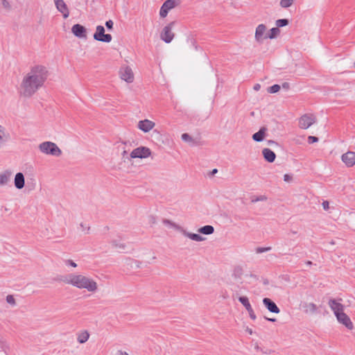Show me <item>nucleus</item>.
Wrapping results in <instances>:
<instances>
[{"mask_svg": "<svg viewBox=\"0 0 355 355\" xmlns=\"http://www.w3.org/2000/svg\"><path fill=\"white\" fill-rule=\"evenodd\" d=\"M49 76L47 69L43 65H35L23 77L20 93L24 97L32 96L44 84Z\"/></svg>", "mask_w": 355, "mask_h": 355, "instance_id": "obj_1", "label": "nucleus"}, {"mask_svg": "<svg viewBox=\"0 0 355 355\" xmlns=\"http://www.w3.org/2000/svg\"><path fill=\"white\" fill-rule=\"evenodd\" d=\"M271 250L270 247H266V248H257L256 250L257 253H262L264 252H267Z\"/></svg>", "mask_w": 355, "mask_h": 355, "instance_id": "obj_39", "label": "nucleus"}, {"mask_svg": "<svg viewBox=\"0 0 355 355\" xmlns=\"http://www.w3.org/2000/svg\"><path fill=\"white\" fill-rule=\"evenodd\" d=\"M288 86H289V85H288V83H283V85H282V87H283L284 88H286V89L288 88Z\"/></svg>", "mask_w": 355, "mask_h": 355, "instance_id": "obj_50", "label": "nucleus"}, {"mask_svg": "<svg viewBox=\"0 0 355 355\" xmlns=\"http://www.w3.org/2000/svg\"><path fill=\"white\" fill-rule=\"evenodd\" d=\"M292 179V177L288 174H285L284 175V180L286 182H289Z\"/></svg>", "mask_w": 355, "mask_h": 355, "instance_id": "obj_45", "label": "nucleus"}, {"mask_svg": "<svg viewBox=\"0 0 355 355\" xmlns=\"http://www.w3.org/2000/svg\"><path fill=\"white\" fill-rule=\"evenodd\" d=\"M266 33V26L264 24H259L256 28L254 38L259 43H262L264 39H267L265 35Z\"/></svg>", "mask_w": 355, "mask_h": 355, "instance_id": "obj_11", "label": "nucleus"}, {"mask_svg": "<svg viewBox=\"0 0 355 355\" xmlns=\"http://www.w3.org/2000/svg\"><path fill=\"white\" fill-rule=\"evenodd\" d=\"M322 207L324 210H327L329 207V204L328 201H324L322 204Z\"/></svg>", "mask_w": 355, "mask_h": 355, "instance_id": "obj_44", "label": "nucleus"}, {"mask_svg": "<svg viewBox=\"0 0 355 355\" xmlns=\"http://www.w3.org/2000/svg\"><path fill=\"white\" fill-rule=\"evenodd\" d=\"M10 138L8 133L6 132L5 128L0 125V148L6 143Z\"/></svg>", "mask_w": 355, "mask_h": 355, "instance_id": "obj_26", "label": "nucleus"}, {"mask_svg": "<svg viewBox=\"0 0 355 355\" xmlns=\"http://www.w3.org/2000/svg\"><path fill=\"white\" fill-rule=\"evenodd\" d=\"M263 304H264L266 308L271 313H279L280 312V309L278 308L277 304L270 298H263Z\"/></svg>", "mask_w": 355, "mask_h": 355, "instance_id": "obj_17", "label": "nucleus"}, {"mask_svg": "<svg viewBox=\"0 0 355 355\" xmlns=\"http://www.w3.org/2000/svg\"><path fill=\"white\" fill-rule=\"evenodd\" d=\"M71 32L75 36L79 38L86 37V28L80 24H77L73 25L71 28Z\"/></svg>", "mask_w": 355, "mask_h": 355, "instance_id": "obj_18", "label": "nucleus"}, {"mask_svg": "<svg viewBox=\"0 0 355 355\" xmlns=\"http://www.w3.org/2000/svg\"><path fill=\"white\" fill-rule=\"evenodd\" d=\"M342 301L341 298L339 299H329L328 305L329 306L331 311L334 312L335 316L339 313L344 312L345 306L340 303Z\"/></svg>", "mask_w": 355, "mask_h": 355, "instance_id": "obj_10", "label": "nucleus"}, {"mask_svg": "<svg viewBox=\"0 0 355 355\" xmlns=\"http://www.w3.org/2000/svg\"><path fill=\"white\" fill-rule=\"evenodd\" d=\"M125 144V142H121V145H122V146H124Z\"/></svg>", "mask_w": 355, "mask_h": 355, "instance_id": "obj_57", "label": "nucleus"}, {"mask_svg": "<svg viewBox=\"0 0 355 355\" xmlns=\"http://www.w3.org/2000/svg\"><path fill=\"white\" fill-rule=\"evenodd\" d=\"M260 88H261V85L259 84H255L253 87L254 90H255V91H259L260 89Z\"/></svg>", "mask_w": 355, "mask_h": 355, "instance_id": "obj_47", "label": "nucleus"}, {"mask_svg": "<svg viewBox=\"0 0 355 355\" xmlns=\"http://www.w3.org/2000/svg\"><path fill=\"white\" fill-rule=\"evenodd\" d=\"M74 287L85 289L91 293H95L98 290V284L94 279L79 273L76 275Z\"/></svg>", "mask_w": 355, "mask_h": 355, "instance_id": "obj_2", "label": "nucleus"}, {"mask_svg": "<svg viewBox=\"0 0 355 355\" xmlns=\"http://www.w3.org/2000/svg\"><path fill=\"white\" fill-rule=\"evenodd\" d=\"M12 171L10 170H5L0 173V187H3L10 182Z\"/></svg>", "mask_w": 355, "mask_h": 355, "instance_id": "obj_19", "label": "nucleus"}, {"mask_svg": "<svg viewBox=\"0 0 355 355\" xmlns=\"http://www.w3.org/2000/svg\"><path fill=\"white\" fill-rule=\"evenodd\" d=\"M14 184L17 189H21L25 185V178L22 173H17L14 178Z\"/></svg>", "mask_w": 355, "mask_h": 355, "instance_id": "obj_20", "label": "nucleus"}, {"mask_svg": "<svg viewBox=\"0 0 355 355\" xmlns=\"http://www.w3.org/2000/svg\"><path fill=\"white\" fill-rule=\"evenodd\" d=\"M89 338V334L87 330L82 331L77 334V340L80 344L86 343Z\"/></svg>", "mask_w": 355, "mask_h": 355, "instance_id": "obj_25", "label": "nucleus"}, {"mask_svg": "<svg viewBox=\"0 0 355 355\" xmlns=\"http://www.w3.org/2000/svg\"><path fill=\"white\" fill-rule=\"evenodd\" d=\"M6 302L10 305L15 306L16 305V301L12 295H8L6 298Z\"/></svg>", "mask_w": 355, "mask_h": 355, "instance_id": "obj_34", "label": "nucleus"}, {"mask_svg": "<svg viewBox=\"0 0 355 355\" xmlns=\"http://www.w3.org/2000/svg\"><path fill=\"white\" fill-rule=\"evenodd\" d=\"M302 306L304 309V311L306 313H315L317 312L318 310L316 304L313 302H305Z\"/></svg>", "mask_w": 355, "mask_h": 355, "instance_id": "obj_24", "label": "nucleus"}, {"mask_svg": "<svg viewBox=\"0 0 355 355\" xmlns=\"http://www.w3.org/2000/svg\"><path fill=\"white\" fill-rule=\"evenodd\" d=\"M342 161L348 167H352L355 164V152L348 151L342 155Z\"/></svg>", "mask_w": 355, "mask_h": 355, "instance_id": "obj_14", "label": "nucleus"}, {"mask_svg": "<svg viewBox=\"0 0 355 355\" xmlns=\"http://www.w3.org/2000/svg\"><path fill=\"white\" fill-rule=\"evenodd\" d=\"M288 24V20L286 19H277L276 21L277 28L283 27Z\"/></svg>", "mask_w": 355, "mask_h": 355, "instance_id": "obj_33", "label": "nucleus"}, {"mask_svg": "<svg viewBox=\"0 0 355 355\" xmlns=\"http://www.w3.org/2000/svg\"><path fill=\"white\" fill-rule=\"evenodd\" d=\"M248 313H249V315H250V318L254 320L256 319V315L253 311L252 309H250L249 311H248Z\"/></svg>", "mask_w": 355, "mask_h": 355, "instance_id": "obj_42", "label": "nucleus"}, {"mask_svg": "<svg viewBox=\"0 0 355 355\" xmlns=\"http://www.w3.org/2000/svg\"><path fill=\"white\" fill-rule=\"evenodd\" d=\"M318 141V138L314 136H309L308 137V142L309 144H313L315 142H317Z\"/></svg>", "mask_w": 355, "mask_h": 355, "instance_id": "obj_40", "label": "nucleus"}, {"mask_svg": "<svg viewBox=\"0 0 355 355\" xmlns=\"http://www.w3.org/2000/svg\"><path fill=\"white\" fill-rule=\"evenodd\" d=\"M316 121L315 116L312 114L302 115L299 120V126L302 129H307Z\"/></svg>", "mask_w": 355, "mask_h": 355, "instance_id": "obj_8", "label": "nucleus"}, {"mask_svg": "<svg viewBox=\"0 0 355 355\" xmlns=\"http://www.w3.org/2000/svg\"><path fill=\"white\" fill-rule=\"evenodd\" d=\"M174 25L175 21L170 22L163 28L160 33L161 40L167 44L171 42L175 37V34L172 31Z\"/></svg>", "mask_w": 355, "mask_h": 355, "instance_id": "obj_4", "label": "nucleus"}, {"mask_svg": "<svg viewBox=\"0 0 355 355\" xmlns=\"http://www.w3.org/2000/svg\"><path fill=\"white\" fill-rule=\"evenodd\" d=\"M180 3V0H166L164 1L159 10L160 17L162 18L166 17L168 12L178 6Z\"/></svg>", "mask_w": 355, "mask_h": 355, "instance_id": "obj_6", "label": "nucleus"}, {"mask_svg": "<svg viewBox=\"0 0 355 355\" xmlns=\"http://www.w3.org/2000/svg\"><path fill=\"white\" fill-rule=\"evenodd\" d=\"M280 86L277 84L273 85L272 86L268 88V92L270 94H275L279 92Z\"/></svg>", "mask_w": 355, "mask_h": 355, "instance_id": "obj_35", "label": "nucleus"}, {"mask_svg": "<svg viewBox=\"0 0 355 355\" xmlns=\"http://www.w3.org/2000/svg\"><path fill=\"white\" fill-rule=\"evenodd\" d=\"M80 230L84 232L85 234H88L89 231V227L83 223H81L80 225Z\"/></svg>", "mask_w": 355, "mask_h": 355, "instance_id": "obj_38", "label": "nucleus"}, {"mask_svg": "<svg viewBox=\"0 0 355 355\" xmlns=\"http://www.w3.org/2000/svg\"><path fill=\"white\" fill-rule=\"evenodd\" d=\"M293 3V0H281L280 1V6L282 8H288L290 7Z\"/></svg>", "mask_w": 355, "mask_h": 355, "instance_id": "obj_36", "label": "nucleus"}, {"mask_svg": "<svg viewBox=\"0 0 355 355\" xmlns=\"http://www.w3.org/2000/svg\"><path fill=\"white\" fill-rule=\"evenodd\" d=\"M112 245L114 248L120 252H123L126 249L125 244L117 240H113L112 241Z\"/></svg>", "mask_w": 355, "mask_h": 355, "instance_id": "obj_29", "label": "nucleus"}, {"mask_svg": "<svg viewBox=\"0 0 355 355\" xmlns=\"http://www.w3.org/2000/svg\"><path fill=\"white\" fill-rule=\"evenodd\" d=\"M191 43H192V44H193V46L194 49H195L196 50H198V46H197V45H196V42H195V41H193V40H192V41H191Z\"/></svg>", "mask_w": 355, "mask_h": 355, "instance_id": "obj_49", "label": "nucleus"}, {"mask_svg": "<svg viewBox=\"0 0 355 355\" xmlns=\"http://www.w3.org/2000/svg\"><path fill=\"white\" fill-rule=\"evenodd\" d=\"M354 68H355V62H354Z\"/></svg>", "mask_w": 355, "mask_h": 355, "instance_id": "obj_58", "label": "nucleus"}, {"mask_svg": "<svg viewBox=\"0 0 355 355\" xmlns=\"http://www.w3.org/2000/svg\"><path fill=\"white\" fill-rule=\"evenodd\" d=\"M280 33V30L279 28H272L270 30V33H267V35H265L266 37L270 38V39H275L277 37V35Z\"/></svg>", "mask_w": 355, "mask_h": 355, "instance_id": "obj_30", "label": "nucleus"}, {"mask_svg": "<svg viewBox=\"0 0 355 355\" xmlns=\"http://www.w3.org/2000/svg\"><path fill=\"white\" fill-rule=\"evenodd\" d=\"M268 321H270V322H275L276 320L275 318H265Z\"/></svg>", "mask_w": 355, "mask_h": 355, "instance_id": "obj_52", "label": "nucleus"}, {"mask_svg": "<svg viewBox=\"0 0 355 355\" xmlns=\"http://www.w3.org/2000/svg\"><path fill=\"white\" fill-rule=\"evenodd\" d=\"M63 262L66 266L77 267V264L71 259H64Z\"/></svg>", "mask_w": 355, "mask_h": 355, "instance_id": "obj_37", "label": "nucleus"}, {"mask_svg": "<svg viewBox=\"0 0 355 355\" xmlns=\"http://www.w3.org/2000/svg\"><path fill=\"white\" fill-rule=\"evenodd\" d=\"M217 171H217V169H216V168H214V169L212 171V173H213V174H215V173H217Z\"/></svg>", "mask_w": 355, "mask_h": 355, "instance_id": "obj_54", "label": "nucleus"}, {"mask_svg": "<svg viewBox=\"0 0 355 355\" xmlns=\"http://www.w3.org/2000/svg\"><path fill=\"white\" fill-rule=\"evenodd\" d=\"M265 198H263V196H261L260 198H258L257 200H263Z\"/></svg>", "mask_w": 355, "mask_h": 355, "instance_id": "obj_55", "label": "nucleus"}, {"mask_svg": "<svg viewBox=\"0 0 355 355\" xmlns=\"http://www.w3.org/2000/svg\"><path fill=\"white\" fill-rule=\"evenodd\" d=\"M94 40L103 42H110L112 35L110 34H105V28L103 26H97L96 33L94 35Z\"/></svg>", "mask_w": 355, "mask_h": 355, "instance_id": "obj_9", "label": "nucleus"}, {"mask_svg": "<svg viewBox=\"0 0 355 355\" xmlns=\"http://www.w3.org/2000/svg\"><path fill=\"white\" fill-rule=\"evenodd\" d=\"M38 148L41 153L45 155L59 157L62 154V150L53 142L44 141L38 146Z\"/></svg>", "mask_w": 355, "mask_h": 355, "instance_id": "obj_3", "label": "nucleus"}, {"mask_svg": "<svg viewBox=\"0 0 355 355\" xmlns=\"http://www.w3.org/2000/svg\"><path fill=\"white\" fill-rule=\"evenodd\" d=\"M162 223L164 225L169 227L171 228H173L179 232H180L181 230L182 229V227L181 226L177 225L176 223H173V221H171L168 219H164L162 220Z\"/></svg>", "mask_w": 355, "mask_h": 355, "instance_id": "obj_28", "label": "nucleus"}, {"mask_svg": "<svg viewBox=\"0 0 355 355\" xmlns=\"http://www.w3.org/2000/svg\"><path fill=\"white\" fill-rule=\"evenodd\" d=\"M336 317L338 322L343 324L348 329L351 330L354 328L353 323L349 317L344 312L336 315Z\"/></svg>", "mask_w": 355, "mask_h": 355, "instance_id": "obj_12", "label": "nucleus"}, {"mask_svg": "<svg viewBox=\"0 0 355 355\" xmlns=\"http://www.w3.org/2000/svg\"><path fill=\"white\" fill-rule=\"evenodd\" d=\"M116 355H128V354L126 352H122L119 350L117 352Z\"/></svg>", "mask_w": 355, "mask_h": 355, "instance_id": "obj_48", "label": "nucleus"}, {"mask_svg": "<svg viewBox=\"0 0 355 355\" xmlns=\"http://www.w3.org/2000/svg\"><path fill=\"white\" fill-rule=\"evenodd\" d=\"M262 155H263L264 159L270 163H272L275 160V158H276L275 153L269 148H263L262 150Z\"/></svg>", "mask_w": 355, "mask_h": 355, "instance_id": "obj_22", "label": "nucleus"}, {"mask_svg": "<svg viewBox=\"0 0 355 355\" xmlns=\"http://www.w3.org/2000/svg\"><path fill=\"white\" fill-rule=\"evenodd\" d=\"M180 232L186 237L195 241H202L205 239L203 236L198 234L195 233H191L187 232L186 230H184L183 227L181 230Z\"/></svg>", "mask_w": 355, "mask_h": 355, "instance_id": "obj_21", "label": "nucleus"}, {"mask_svg": "<svg viewBox=\"0 0 355 355\" xmlns=\"http://www.w3.org/2000/svg\"><path fill=\"white\" fill-rule=\"evenodd\" d=\"M155 125V123L148 119L141 120L138 122L137 128L144 132H150Z\"/></svg>", "mask_w": 355, "mask_h": 355, "instance_id": "obj_13", "label": "nucleus"}, {"mask_svg": "<svg viewBox=\"0 0 355 355\" xmlns=\"http://www.w3.org/2000/svg\"><path fill=\"white\" fill-rule=\"evenodd\" d=\"M267 132V128L262 127L260 130L252 135L254 141L261 142L263 140Z\"/></svg>", "mask_w": 355, "mask_h": 355, "instance_id": "obj_23", "label": "nucleus"}, {"mask_svg": "<svg viewBox=\"0 0 355 355\" xmlns=\"http://www.w3.org/2000/svg\"><path fill=\"white\" fill-rule=\"evenodd\" d=\"M198 232L200 234L209 235L214 233V228L211 225H205L198 229Z\"/></svg>", "mask_w": 355, "mask_h": 355, "instance_id": "obj_27", "label": "nucleus"}, {"mask_svg": "<svg viewBox=\"0 0 355 355\" xmlns=\"http://www.w3.org/2000/svg\"><path fill=\"white\" fill-rule=\"evenodd\" d=\"M151 150L149 148L146 146H140L135 148L130 153V157L144 159L150 157Z\"/></svg>", "mask_w": 355, "mask_h": 355, "instance_id": "obj_7", "label": "nucleus"}, {"mask_svg": "<svg viewBox=\"0 0 355 355\" xmlns=\"http://www.w3.org/2000/svg\"><path fill=\"white\" fill-rule=\"evenodd\" d=\"M181 138L185 142L192 143L193 144H194V141L193 138L187 133L182 134Z\"/></svg>", "mask_w": 355, "mask_h": 355, "instance_id": "obj_32", "label": "nucleus"}, {"mask_svg": "<svg viewBox=\"0 0 355 355\" xmlns=\"http://www.w3.org/2000/svg\"><path fill=\"white\" fill-rule=\"evenodd\" d=\"M119 76L121 80L125 81L127 83H132L135 80V75L132 69L127 65H123L119 69Z\"/></svg>", "mask_w": 355, "mask_h": 355, "instance_id": "obj_5", "label": "nucleus"}, {"mask_svg": "<svg viewBox=\"0 0 355 355\" xmlns=\"http://www.w3.org/2000/svg\"><path fill=\"white\" fill-rule=\"evenodd\" d=\"M1 4L6 9H10V3L7 0H1Z\"/></svg>", "mask_w": 355, "mask_h": 355, "instance_id": "obj_41", "label": "nucleus"}, {"mask_svg": "<svg viewBox=\"0 0 355 355\" xmlns=\"http://www.w3.org/2000/svg\"><path fill=\"white\" fill-rule=\"evenodd\" d=\"M105 26L107 28V29L111 30L113 27V21L110 19L105 22Z\"/></svg>", "mask_w": 355, "mask_h": 355, "instance_id": "obj_43", "label": "nucleus"}, {"mask_svg": "<svg viewBox=\"0 0 355 355\" xmlns=\"http://www.w3.org/2000/svg\"><path fill=\"white\" fill-rule=\"evenodd\" d=\"M76 275V273H69L67 275H60L58 277L57 279L60 282L74 286Z\"/></svg>", "mask_w": 355, "mask_h": 355, "instance_id": "obj_16", "label": "nucleus"}, {"mask_svg": "<svg viewBox=\"0 0 355 355\" xmlns=\"http://www.w3.org/2000/svg\"><path fill=\"white\" fill-rule=\"evenodd\" d=\"M306 264L307 266H311V265L313 264V263H312L311 261H307L306 262Z\"/></svg>", "mask_w": 355, "mask_h": 355, "instance_id": "obj_53", "label": "nucleus"}, {"mask_svg": "<svg viewBox=\"0 0 355 355\" xmlns=\"http://www.w3.org/2000/svg\"><path fill=\"white\" fill-rule=\"evenodd\" d=\"M54 3L58 10L62 13L64 19H67L69 16V11L64 1L63 0H54Z\"/></svg>", "mask_w": 355, "mask_h": 355, "instance_id": "obj_15", "label": "nucleus"}, {"mask_svg": "<svg viewBox=\"0 0 355 355\" xmlns=\"http://www.w3.org/2000/svg\"><path fill=\"white\" fill-rule=\"evenodd\" d=\"M239 301L244 306L247 311L252 309L249 302L248 298L246 296H241L239 297Z\"/></svg>", "mask_w": 355, "mask_h": 355, "instance_id": "obj_31", "label": "nucleus"}, {"mask_svg": "<svg viewBox=\"0 0 355 355\" xmlns=\"http://www.w3.org/2000/svg\"><path fill=\"white\" fill-rule=\"evenodd\" d=\"M123 153H122V156L124 158L125 155H127V151L124 149V147H123Z\"/></svg>", "mask_w": 355, "mask_h": 355, "instance_id": "obj_51", "label": "nucleus"}, {"mask_svg": "<svg viewBox=\"0 0 355 355\" xmlns=\"http://www.w3.org/2000/svg\"><path fill=\"white\" fill-rule=\"evenodd\" d=\"M248 332H249L250 334H252V330H251V329H249V330H248Z\"/></svg>", "mask_w": 355, "mask_h": 355, "instance_id": "obj_56", "label": "nucleus"}, {"mask_svg": "<svg viewBox=\"0 0 355 355\" xmlns=\"http://www.w3.org/2000/svg\"><path fill=\"white\" fill-rule=\"evenodd\" d=\"M267 144L270 146H278V144L273 140H268Z\"/></svg>", "mask_w": 355, "mask_h": 355, "instance_id": "obj_46", "label": "nucleus"}]
</instances>
